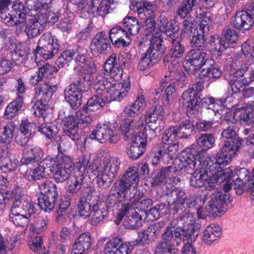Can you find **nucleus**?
<instances>
[{
	"label": "nucleus",
	"mask_w": 254,
	"mask_h": 254,
	"mask_svg": "<svg viewBox=\"0 0 254 254\" xmlns=\"http://www.w3.org/2000/svg\"><path fill=\"white\" fill-rule=\"evenodd\" d=\"M145 105V100L143 96L138 97L134 103L127 105L124 110V113L128 117H135L138 112L142 110Z\"/></svg>",
	"instance_id": "de8ad7c7"
},
{
	"label": "nucleus",
	"mask_w": 254,
	"mask_h": 254,
	"mask_svg": "<svg viewBox=\"0 0 254 254\" xmlns=\"http://www.w3.org/2000/svg\"><path fill=\"white\" fill-rule=\"evenodd\" d=\"M120 160L116 157L105 158L96 168V180L98 186L106 189L116 179L120 168Z\"/></svg>",
	"instance_id": "423d86ee"
},
{
	"label": "nucleus",
	"mask_w": 254,
	"mask_h": 254,
	"mask_svg": "<svg viewBox=\"0 0 254 254\" xmlns=\"http://www.w3.org/2000/svg\"><path fill=\"white\" fill-rule=\"evenodd\" d=\"M50 156L43 159L34 169L27 170L24 174V178L30 181H36L44 178H47L48 171H50Z\"/></svg>",
	"instance_id": "b1692460"
},
{
	"label": "nucleus",
	"mask_w": 254,
	"mask_h": 254,
	"mask_svg": "<svg viewBox=\"0 0 254 254\" xmlns=\"http://www.w3.org/2000/svg\"><path fill=\"white\" fill-rule=\"evenodd\" d=\"M91 10L95 15L104 17L110 12L111 9L107 0H92Z\"/></svg>",
	"instance_id": "49530a36"
},
{
	"label": "nucleus",
	"mask_w": 254,
	"mask_h": 254,
	"mask_svg": "<svg viewBox=\"0 0 254 254\" xmlns=\"http://www.w3.org/2000/svg\"><path fill=\"white\" fill-rule=\"evenodd\" d=\"M131 188L139 181V175L137 169L135 167L127 168L124 174L119 177Z\"/></svg>",
	"instance_id": "8fccbe9b"
},
{
	"label": "nucleus",
	"mask_w": 254,
	"mask_h": 254,
	"mask_svg": "<svg viewBox=\"0 0 254 254\" xmlns=\"http://www.w3.org/2000/svg\"><path fill=\"white\" fill-rule=\"evenodd\" d=\"M200 224L195 221L194 215L185 211L171 220L161 235V240L155 247L154 254H176L179 243L177 238H186L191 242L199 234Z\"/></svg>",
	"instance_id": "f257e3e1"
},
{
	"label": "nucleus",
	"mask_w": 254,
	"mask_h": 254,
	"mask_svg": "<svg viewBox=\"0 0 254 254\" xmlns=\"http://www.w3.org/2000/svg\"><path fill=\"white\" fill-rule=\"evenodd\" d=\"M83 175L78 171L73 176L70 177L69 182L66 187L67 191L71 194H76L81 189L83 182Z\"/></svg>",
	"instance_id": "a18cd8bd"
},
{
	"label": "nucleus",
	"mask_w": 254,
	"mask_h": 254,
	"mask_svg": "<svg viewBox=\"0 0 254 254\" xmlns=\"http://www.w3.org/2000/svg\"><path fill=\"white\" fill-rule=\"evenodd\" d=\"M181 158L177 159L174 160L175 166L177 172L179 170L185 169V171L188 174H192L194 170H197L201 164L203 160L204 152L202 150L198 149L195 146L190 147L187 148L185 151L182 152Z\"/></svg>",
	"instance_id": "0eeeda50"
},
{
	"label": "nucleus",
	"mask_w": 254,
	"mask_h": 254,
	"mask_svg": "<svg viewBox=\"0 0 254 254\" xmlns=\"http://www.w3.org/2000/svg\"><path fill=\"white\" fill-rule=\"evenodd\" d=\"M241 71H235L231 76L229 84L231 88V90L233 93L237 94L243 91L245 85L243 84V81L241 80L240 75H242Z\"/></svg>",
	"instance_id": "864d4df0"
},
{
	"label": "nucleus",
	"mask_w": 254,
	"mask_h": 254,
	"mask_svg": "<svg viewBox=\"0 0 254 254\" xmlns=\"http://www.w3.org/2000/svg\"><path fill=\"white\" fill-rule=\"evenodd\" d=\"M143 121L140 118H137L124 124L121 127L124 139L126 141H129L133 138V134H137L139 128L142 127Z\"/></svg>",
	"instance_id": "7c9ffc66"
},
{
	"label": "nucleus",
	"mask_w": 254,
	"mask_h": 254,
	"mask_svg": "<svg viewBox=\"0 0 254 254\" xmlns=\"http://www.w3.org/2000/svg\"><path fill=\"white\" fill-rule=\"evenodd\" d=\"M117 126V123L113 124L108 123L102 125H97L90 135V137L91 139H96L101 143H104L108 141L109 135L112 134L113 130H116Z\"/></svg>",
	"instance_id": "a878e982"
},
{
	"label": "nucleus",
	"mask_w": 254,
	"mask_h": 254,
	"mask_svg": "<svg viewBox=\"0 0 254 254\" xmlns=\"http://www.w3.org/2000/svg\"><path fill=\"white\" fill-rule=\"evenodd\" d=\"M179 146L177 142L167 146L158 145L155 147V153L152 159V164L156 165L160 162L161 160L166 164L174 163V159L177 157Z\"/></svg>",
	"instance_id": "2eb2a0df"
},
{
	"label": "nucleus",
	"mask_w": 254,
	"mask_h": 254,
	"mask_svg": "<svg viewBox=\"0 0 254 254\" xmlns=\"http://www.w3.org/2000/svg\"><path fill=\"white\" fill-rule=\"evenodd\" d=\"M76 57L74 59V69L77 72L91 74L96 72L95 64L93 62H88L86 60L87 51L83 47L76 49Z\"/></svg>",
	"instance_id": "dca6fc26"
},
{
	"label": "nucleus",
	"mask_w": 254,
	"mask_h": 254,
	"mask_svg": "<svg viewBox=\"0 0 254 254\" xmlns=\"http://www.w3.org/2000/svg\"><path fill=\"white\" fill-rule=\"evenodd\" d=\"M107 212L99 208L97 205H94L92 207L91 213L90 217L91 218V223L94 225H96L103 221L106 216Z\"/></svg>",
	"instance_id": "69168bd1"
},
{
	"label": "nucleus",
	"mask_w": 254,
	"mask_h": 254,
	"mask_svg": "<svg viewBox=\"0 0 254 254\" xmlns=\"http://www.w3.org/2000/svg\"><path fill=\"white\" fill-rule=\"evenodd\" d=\"M76 50H66L62 53L57 59L56 64L59 68L64 67L76 57Z\"/></svg>",
	"instance_id": "052dcab7"
},
{
	"label": "nucleus",
	"mask_w": 254,
	"mask_h": 254,
	"mask_svg": "<svg viewBox=\"0 0 254 254\" xmlns=\"http://www.w3.org/2000/svg\"><path fill=\"white\" fill-rule=\"evenodd\" d=\"M232 96L227 95L221 98L217 99L212 97H206L202 99H200L202 104L207 110H211V113L216 116L217 114H220L218 112V108L222 106H227L228 103L232 101Z\"/></svg>",
	"instance_id": "bb28decb"
},
{
	"label": "nucleus",
	"mask_w": 254,
	"mask_h": 254,
	"mask_svg": "<svg viewBox=\"0 0 254 254\" xmlns=\"http://www.w3.org/2000/svg\"><path fill=\"white\" fill-rule=\"evenodd\" d=\"M12 208L15 209L22 214H25L28 217H30L35 211V207L26 198L21 201L13 202Z\"/></svg>",
	"instance_id": "09e8293b"
},
{
	"label": "nucleus",
	"mask_w": 254,
	"mask_h": 254,
	"mask_svg": "<svg viewBox=\"0 0 254 254\" xmlns=\"http://www.w3.org/2000/svg\"><path fill=\"white\" fill-rule=\"evenodd\" d=\"M82 94L79 82L72 83L64 90V99L68 103L71 108L75 110L81 104Z\"/></svg>",
	"instance_id": "5701e85b"
},
{
	"label": "nucleus",
	"mask_w": 254,
	"mask_h": 254,
	"mask_svg": "<svg viewBox=\"0 0 254 254\" xmlns=\"http://www.w3.org/2000/svg\"><path fill=\"white\" fill-rule=\"evenodd\" d=\"M15 124L13 122L7 124L4 127L3 130L0 133V142L10 143L14 136Z\"/></svg>",
	"instance_id": "4d7b16f0"
},
{
	"label": "nucleus",
	"mask_w": 254,
	"mask_h": 254,
	"mask_svg": "<svg viewBox=\"0 0 254 254\" xmlns=\"http://www.w3.org/2000/svg\"><path fill=\"white\" fill-rule=\"evenodd\" d=\"M48 5H42L40 3H34V4H30L29 9L37 12L36 14L43 24L48 23L53 25L58 21L60 14L58 11H53Z\"/></svg>",
	"instance_id": "a211bd4d"
},
{
	"label": "nucleus",
	"mask_w": 254,
	"mask_h": 254,
	"mask_svg": "<svg viewBox=\"0 0 254 254\" xmlns=\"http://www.w3.org/2000/svg\"><path fill=\"white\" fill-rule=\"evenodd\" d=\"M253 24V17L250 12L245 10L237 11L231 21V24L234 28L243 31L250 30Z\"/></svg>",
	"instance_id": "393cba45"
},
{
	"label": "nucleus",
	"mask_w": 254,
	"mask_h": 254,
	"mask_svg": "<svg viewBox=\"0 0 254 254\" xmlns=\"http://www.w3.org/2000/svg\"><path fill=\"white\" fill-rule=\"evenodd\" d=\"M222 74L221 69L216 65H211L206 69L203 68L200 71L199 75L202 77H206L207 80L211 79H217Z\"/></svg>",
	"instance_id": "13d9d810"
},
{
	"label": "nucleus",
	"mask_w": 254,
	"mask_h": 254,
	"mask_svg": "<svg viewBox=\"0 0 254 254\" xmlns=\"http://www.w3.org/2000/svg\"><path fill=\"white\" fill-rule=\"evenodd\" d=\"M172 45L169 53L164 58L165 63L172 62V58H179L183 56L185 52L184 46L181 44L179 39L176 36L169 37L165 39Z\"/></svg>",
	"instance_id": "c756f323"
},
{
	"label": "nucleus",
	"mask_w": 254,
	"mask_h": 254,
	"mask_svg": "<svg viewBox=\"0 0 254 254\" xmlns=\"http://www.w3.org/2000/svg\"><path fill=\"white\" fill-rule=\"evenodd\" d=\"M157 29L166 34L167 38L176 36L178 32V26L174 20H168L164 16H160L157 20Z\"/></svg>",
	"instance_id": "f704fd0d"
},
{
	"label": "nucleus",
	"mask_w": 254,
	"mask_h": 254,
	"mask_svg": "<svg viewBox=\"0 0 254 254\" xmlns=\"http://www.w3.org/2000/svg\"><path fill=\"white\" fill-rule=\"evenodd\" d=\"M58 196V192L54 191L41 195L38 199V204L44 211L51 212L55 206Z\"/></svg>",
	"instance_id": "e433bc0d"
},
{
	"label": "nucleus",
	"mask_w": 254,
	"mask_h": 254,
	"mask_svg": "<svg viewBox=\"0 0 254 254\" xmlns=\"http://www.w3.org/2000/svg\"><path fill=\"white\" fill-rule=\"evenodd\" d=\"M203 88L204 82L198 81L183 93L179 103L181 105L187 108L188 114L193 115L195 113L196 110L194 108L200 101L199 93Z\"/></svg>",
	"instance_id": "9b49d317"
},
{
	"label": "nucleus",
	"mask_w": 254,
	"mask_h": 254,
	"mask_svg": "<svg viewBox=\"0 0 254 254\" xmlns=\"http://www.w3.org/2000/svg\"><path fill=\"white\" fill-rule=\"evenodd\" d=\"M204 203L206 202L205 208L200 207L197 210V216L199 219H205L208 215L214 216H219L227 209V203L232 201L229 195L221 191L204 194L202 197Z\"/></svg>",
	"instance_id": "20e7f679"
},
{
	"label": "nucleus",
	"mask_w": 254,
	"mask_h": 254,
	"mask_svg": "<svg viewBox=\"0 0 254 254\" xmlns=\"http://www.w3.org/2000/svg\"><path fill=\"white\" fill-rule=\"evenodd\" d=\"M133 247L129 242L123 243L120 237H116L111 239L104 247V254H129Z\"/></svg>",
	"instance_id": "aec40b11"
},
{
	"label": "nucleus",
	"mask_w": 254,
	"mask_h": 254,
	"mask_svg": "<svg viewBox=\"0 0 254 254\" xmlns=\"http://www.w3.org/2000/svg\"><path fill=\"white\" fill-rule=\"evenodd\" d=\"M177 129L180 138H187L190 135L194 127L190 121L187 120L182 122L179 127L177 126Z\"/></svg>",
	"instance_id": "338daca9"
},
{
	"label": "nucleus",
	"mask_w": 254,
	"mask_h": 254,
	"mask_svg": "<svg viewBox=\"0 0 254 254\" xmlns=\"http://www.w3.org/2000/svg\"><path fill=\"white\" fill-rule=\"evenodd\" d=\"M215 141V139L212 134H201L196 139L197 144L192 145L191 147L195 146L198 149L202 150L204 152L203 156H205L204 150L212 148Z\"/></svg>",
	"instance_id": "79ce46f5"
},
{
	"label": "nucleus",
	"mask_w": 254,
	"mask_h": 254,
	"mask_svg": "<svg viewBox=\"0 0 254 254\" xmlns=\"http://www.w3.org/2000/svg\"><path fill=\"white\" fill-rule=\"evenodd\" d=\"M223 172L225 173V178L231 177L232 182L235 180V182L238 183V187L242 186L246 181H248V185L250 181L249 180L250 173L245 168H225Z\"/></svg>",
	"instance_id": "cd10ccee"
},
{
	"label": "nucleus",
	"mask_w": 254,
	"mask_h": 254,
	"mask_svg": "<svg viewBox=\"0 0 254 254\" xmlns=\"http://www.w3.org/2000/svg\"><path fill=\"white\" fill-rule=\"evenodd\" d=\"M29 217L25 214L18 212L15 208L11 209L9 220L16 226L24 227L29 223Z\"/></svg>",
	"instance_id": "5fc2aeb1"
},
{
	"label": "nucleus",
	"mask_w": 254,
	"mask_h": 254,
	"mask_svg": "<svg viewBox=\"0 0 254 254\" xmlns=\"http://www.w3.org/2000/svg\"><path fill=\"white\" fill-rule=\"evenodd\" d=\"M221 37L225 43L228 44L229 48H233L234 44L238 40V35L234 30L229 27H225L222 32Z\"/></svg>",
	"instance_id": "e2e57ef3"
},
{
	"label": "nucleus",
	"mask_w": 254,
	"mask_h": 254,
	"mask_svg": "<svg viewBox=\"0 0 254 254\" xmlns=\"http://www.w3.org/2000/svg\"><path fill=\"white\" fill-rule=\"evenodd\" d=\"M143 196L144 193L137 190V192L135 193V196L131 200L133 199L135 209L147 213L148 208L152 204L153 201L150 198H143Z\"/></svg>",
	"instance_id": "37998d69"
},
{
	"label": "nucleus",
	"mask_w": 254,
	"mask_h": 254,
	"mask_svg": "<svg viewBox=\"0 0 254 254\" xmlns=\"http://www.w3.org/2000/svg\"><path fill=\"white\" fill-rule=\"evenodd\" d=\"M179 64L177 60L173 59L168 65V72L165 78H168L172 84H178V86L183 88L188 83V79L186 74L182 71L179 70Z\"/></svg>",
	"instance_id": "4be33fe9"
},
{
	"label": "nucleus",
	"mask_w": 254,
	"mask_h": 254,
	"mask_svg": "<svg viewBox=\"0 0 254 254\" xmlns=\"http://www.w3.org/2000/svg\"><path fill=\"white\" fill-rule=\"evenodd\" d=\"M135 192H137L136 187H130L127 183L125 182V181L119 178L110 190L107 199V203L114 206L123 200H131L134 197Z\"/></svg>",
	"instance_id": "9d476101"
},
{
	"label": "nucleus",
	"mask_w": 254,
	"mask_h": 254,
	"mask_svg": "<svg viewBox=\"0 0 254 254\" xmlns=\"http://www.w3.org/2000/svg\"><path fill=\"white\" fill-rule=\"evenodd\" d=\"M56 85H52L49 82L40 84L35 88V97L39 100L33 106L34 114L45 121L51 112V109L46 103L57 91Z\"/></svg>",
	"instance_id": "39448f33"
},
{
	"label": "nucleus",
	"mask_w": 254,
	"mask_h": 254,
	"mask_svg": "<svg viewBox=\"0 0 254 254\" xmlns=\"http://www.w3.org/2000/svg\"><path fill=\"white\" fill-rule=\"evenodd\" d=\"M233 62L234 64L243 65L241 69L248 70L249 66L254 63V47L246 43H243L241 52L235 54Z\"/></svg>",
	"instance_id": "6ab92c4d"
},
{
	"label": "nucleus",
	"mask_w": 254,
	"mask_h": 254,
	"mask_svg": "<svg viewBox=\"0 0 254 254\" xmlns=\"http://www.w3.org/2000/svg\"><path fill=\"white\" fill-rule=\"evenodd\" d=\"M94 89L96 94L107 96L109 101L111 100L121 101L127 97L130 89V83L128 79L123 82L116 83L114 81L108 80L101 74H98L95 80Z\"/></svg>",
	"instance_id": "f03ea898"
},
{
	"label": "nucleus",
	"mask_w": 254,
	"mask_h": 254,
	"mask_svg": "<svg viewBox=\"0 0 254 254\" xmlns=\"http://www.w3.org/2000/svg\"><path fill=\"white\" fill-rule=\"evenodd\" d=\"M189 195H187L182 188H175L171 192V197L172 199L170 201L175 205V208H176L177 204L182 205L184 203V201Z\"/></svg>",
	"instance_id": "680f3d73"
},
{
	"label": "nucleus",
	"mask_w": 254,
	"mask_h": 254,
	"mask_svg": "<svg viewBox=\"0 0 254 254\" xmlns=\"http://www.w3.org/2000/svg\"><path fill=\"white\" fill-rule=\"evenodd\" d=\"M223 131L221 135L223 138L227 139L224 141L220 150L218 152L219 161H229L232 158L240 147L242 139L237 136L233 123L228 120H224L221 124Z\"/></svg>",
	"instance_id": "7ed1b4c3"
},
{
	"label": "nucleus",
	"mask_w": 254,
	"mask_h": 254,
	"mask_svg": "<svg viewBox=\"0 0 254 254\" xmlns=\"http://www.w3.org/2000/svg\"><path fill=\"white\" fill-rule=\"evenodd\" d=\"M234 117L244 124L254 123V109L251 108L237 109Z\"/></svg>",
	"instance_id": "ea45409f"
},
{
	"label": "nucleus",
	"mask_w": 254,
	"mask_h": 254,
	"mask_svg": "<svg viewBox=\"0 0 254 254\" xmlns=\"http://www.w3.org/2000/svg\"><path fill=\"white\" fill-rule=\"evenodd\" d=\"M110 40L105 32L101 31L94 36L92 46H94L96 51L100 54H105L111 49Z\"/></svg>",
	"instance_id": "2f4dec72"
},
{
	"label": "nucleus",
	"mask_w": 254,
	"mask_h": 254,
	"mask_svg": "<svg viewBox=\"0 0 254 254\" xmlns=\"http://www.w3.org/2000/svg\"><path fill=\"white\" fill-rule=\"evenodd\" d=\"M109 101L107 96H100L96 94L91 97L87 101L85 107L90 111H95L102 108L105 103Z\"/></svg>",
	"instance_id": "c03bdc74"
},
{
	"label": "nucleus",
	"mask_w": 254,
	"mask_h": 254,
	"mask_svg": "<svg viewBox=\"0 0 254 254\" xmlns=\"http://www.w3.org/2000/svg\"><path fill=\"white\" fill-rule=\"evenodd\" d=\"M132 10L136 11L139 17L143 20L155 17V5L147 1H135L130 6Z\"/></svg>",
	"instance_id": "c85d7f7f"
},
{
	"label": "nucleus",
	"mask_w": 254,
	"mask_h": 254,
	"mask_svg": "<svg viewBox=\"0 0 254 254\" xmlns=\"http://www.w3.org/2000/svg\"><path fill=\"white\" fill-rule=\"evenodd\" d=\"M176 171V168L173 167L172 165L162 167L160 170L155 171L152 175L151 184L157 186L165 183L166 179L170 177L172 173H175Z\"/></svg>",
	"instance_id": "c9c22d12"
},
{
	"label": "nucleus",
	"mask_w": 254,
	"mask_h": 254,
	"mask_svg": "<svg viewBox=\"0 0 254 254\" xmlns=\"http://www.w3.org/2000/svg\"><path fill=\"white\" fill-rule=\"evenodd\" d=\"M200 167L194 170L191 174L190 185L194 188L204 187L205 190H213L216 187L215 179H210V176L207 175L203 168Z\"/></svg>",
	"instance_id": "f3484780"
},
{
	"label": "nucleus",
	"mask_w": 254,
	"mask_h": 254,
	"mask_svg": "<svg viewBox=\"0 0 254 254\" xmlns=\"http://www.w3.org/2000/svg\"><path fill=\"white\" fill-rule=\"evenodd\" d=\"M59 49L58 40L54 39L51 33H45L38 41L35 50L36 59L38 55L46 60L52 59L58 53Z\"/></svg>",
	"instance_id": "f8f14e48"
},
{
	"label": "nucleus",
	"mask_w": 254,
	"mask_h": 254,
	"mask_svg": "<svg viewBox=\"0 0 254 254\" xmlns=\"http://www.w3.org/2000/svg\"><path fill=\"white\" fill-rule=\"evenodd\" d=\"M221 234V228L219 226L210 224L205 228L203 232L202 241L205 244L211 245L218 240Z\"/></svg>",
	"instance_id": "4c0bfd02"
},
{
	"label": "nucleus",
	"mask_w": 254,
	"mask_h": 254,
	"mask_svg": "<svg viewBox=\"0 0 254 254\" xmlns=\"http://www.w3.org/2000/svg\"><path fill=\"white\" fill-rule=\"evenodd\" d=\"M165 221H160L150 225L145 230L148 234L149 238L154 240L160 235L161 230L165 226Z\"/></svg>",
	"instance_id": "774afa93"
},
{
	"label": "nucleus",
	"mask_w": 254,
	"mask_h": 254,
	"mask_svg": "<svg viewBox=\"0 0 254 254\" xmlns=\"http://www.w3.org/2000/svg\"><path fill=\"white\" fill-rule=\"evenodd\" d=\"M124 222L126 223L127 227L129 229H137L142 225L143 220L141 214L136 211H132L131 214L127 216L125 219Z\"/></svg>",
	"instance_id": "603ef678"
},
{
	"label": "nucleus",
	"mask_w": 254,
	"mask_h": 254,
	"mask_svg": "<svg viewBox=\"0 0 254 254\" xmlns=\"http://www.w3.org/2000/svg\"><path fill=\"white\" fill-rule=\"evenodd\" d=\"M177 130V126H172L166 129L162 136L163 143L170 145L180 138Z\"/></svg>",
	"instance_id": "6e6d98bb"
},
{
	"label": "nucleus",
	"mask_w": 254,
	"mask_h": 254,
	"mask_svg": "<svg viewBox=\"0 0 254 254\" xmlns=\"http://www.w3.org/2000/svg\"><path fill=\"white\" fill-rule=\"evenodd\" d=\"M23 104L22 96H19L8 104L5 108L4 116L7 119H12L15 117Z\"/></svg>",
	"instance_id": "a19ab883"
},
{
	"label": "nucleus",
	"mask_w": 254,
	"mask_h": 254,
	"mask_svg": "<svg viewBox=\"0 0 254 254\" xmlns=\"http://www.w3.org/2000/svg\"><path fill=\"white\" fill-rule=\"evenodd\" d=\"M24 32L29 38H33L41 33L42 30L41 20L35 16H29L26 18L25 22Z\"/></svg>",
	"instance_id": "72a5a7b5"
},
{
	"label": "nucleus",
	"mask_w": 254,
	"mask_h": 254,
	"mask_svg": "<svg viewBox=\"0 0 254 254\" xmlns=\"http://www.w3.org/2000/svg\"><path fill=\"white\" fill-rule=\"evenodd\" d=\"M76 50H66L62 53L57 59L56 64L59 68L64 67L76 57Z\"/></svg>",
	"instance_id": "bf43d9fd"
},
{
	"label": "nucleus",
	"mask_w": 254,
	"mask_h": 254,
	"mask_svg": "<svg viewBox=\"0 0 254 254\" xmlns=\"http://www.w3.org/2000/svg\"><path fill=\"white\" fill-rule=\"evenodd\" d=\"M218 152L216 154L215 158V162H214L210 157H206L204 159V156L203 157V160L201 161V164L200 168H203V170L206 171L208 176H210V179H215V183L216 185L217 182H219L220 179L223 175V178H225V173L223 172L225 169H222L221 166H225L232 161V158H230L227 161L222 160L223 161H219L218 158Z\"/></svg>",
	"instance_id": "4468645a"
},
{
	"label": "nucleus",
	"mask_w": 254,
	"mask_h": 254,
	"mask_svg": "<svg viewBox=\"0 0 254 254\" xmlns=\"http://www.w3.org/2000/svg\"><path fill=\"white\" fill-rule=\"evenodd\" d=\"M145 122L149 128L147 130L149 134L148 136L149 139H151L160 133L163 124L162 118L145 116Z\"/></svg>",
	"instance_id": "58836bf2"
},
{
	"label": "nucleus",
	"mask_w": 254,
	"mask_h": 254,
	"mask_svg": "<svg viewBox=\"0 0 254 254\" xmlns=\"http://www.w3.org/2000/svg\"><path fill=\"white\" fill-rule=\"evenodd\" d=\"M91 245L90 234L83 233L74 242L71 254H86Z\"/></svg>",
	"instance_id": "473e14b6"
},
{
	"label": "nucleus",
	"mask_w": 254,
	"mask_h": 254,
	"mask_svg": "<svg viewBox=\"0 0 254 254\" xmlns=\"http://www.w3.org/2000/svg\"><path fill=\"white\" fill-rule=\"evenodd\" d=\"M57 127L52 123L45 122L38 127V131L48 139H52L56 134Z\"/></svg>",
	"instance_id": "0e129e2a"
},
{
	"label": "nucleus",
	"mask_w": 254,
	"mask_h": 254,
	"mask_svg": "<svg viewBox=\"0 0 254 254\" xmlns=\"http://www.w3.org/2000/svg\"><path fill=\"white\" fill-rule=\"evenodd\" d=\"M50 172L57 183H63L70 178L74 169L71 159L65 155L50 156Z\"/></svg>",
	"instance_id": "6e6552de"
},
{
	"label": "nucleus",
	"mask_w": 254,
	"mask_h": 254,
	"mask_svg": "<svg viewBox=\"0 0 254 254\" xmlns=\"http://www.w3.org/2000/svg\"><path fill=\"white\" fill-rule=\"evenodd\" d=\"M63 116H64L62 118V124L64 133L74 141L79 140L80 136L78 132L77 123L74 116L71 114L65 115V112L61 110L59 117L62 118Z\"/></svg>",
	"instance_id": "412c9836"
},
{
	"label": "nucleus",
	"mask_w": 254,
	"mask_h": 254,
	"mask_svg": "<svg viewBox=\"0 0 254 254\" xmlns=\"http://www.w3.org/2000/svg\"><path fill=\"white\" fill-rule=\"evenodd\" d=\"M123 24L125 30L131 35H136L140 29L138 20L132 16H127L124 18Z\"/></svg>",
	"instance_id": "3c124183"
},
{
	"label": "nucleus",
	"mask_w": 254,
	"mask_h": 254,
	"mask_svg": "<svg viewBox=\"0 0 254 254\" xmlns=\"http://www.w3.org/2000/svg\"><path fill=\"white\" fill-rule=\"evenodd\" d=\"M209 61V56L206 52L199 49H191L185 57L184 67L188 72L201 70Z\"/></svg>",
	"instance_id": "ddd939ff"
},
{
	"label": "nucleus",
	"mask_w": 254,
	"mask_h": 254,
	"mask_svg": "<svg viewBox=\"0 0 254 254\" xmlns=\"http://www.w3.org/2000/svg\"><path fill=\"white\" fill-rule=\"evenodd\" d=\"M163 42L159 36L152 37L150 46L139 61L137 67L139 70H145L150 68L161 58L166 51V47Z\"/></svg>",
	"instance_id": "1a4fd4ad"
}]
</instances>
